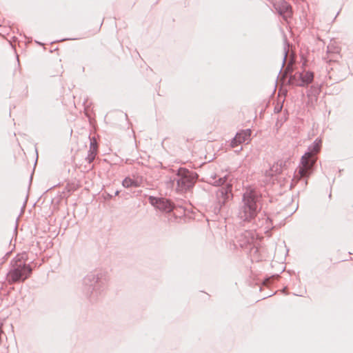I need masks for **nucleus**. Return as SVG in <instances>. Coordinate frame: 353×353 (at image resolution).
Returning a JSON list of instances; mask_svg holds the SVG:
<instances>
[{"label":"nucleus","mask_w":353,"mask_h":353,"mask_svg":"<svg viewBox=\"0 0 353 353\" xmlns=\"http://www.w3.org/2000/svg\"><path fill=\"white\" fill-rule=\"evenodd\" d=\"M321 140L316 139L314 143L308 147L307 152L302 157L301 165L296 177L299 179L308 177L312 171V167L316 159L315 155L320 151Z\"/></svg>","instance_id":"obj_1"},{"label":"nucleus","mask_w":353,"mask_h":353,"mask_svg":"<svg viewBox=\"0 0 353 353\" xmlns=\"http://www.w3.org/2000/svg\"><path fill=\"white\" fill-rule=\"evenodd\" d=\"M259 197L256 192L251 188H248L243 194V205L239 212V217L242 221H250L254 218L258 211L257 202Z\"/></svg>","instance_id":"obj_2"},{"label":"nucleus","mask_w":353,"mask_h":353,"mask_svg":"<svg viewBox=\"0 0 353 353\" xmlns=\"http://www.w3.org/2000/svg\"><path fill=\"white\" fill-rule=\"evenodd\" d=\"M32 272L31 267L26 263L23 255L17 256L11 262V268L8 276L10 281L16 283L24 281Z\"/></svg>","instance_id":"obj_3"},{"label":"nucleus","mask_w":353,"mask_h":353,"mask_svg":"<svg viewBox=\"0 0 353 353\" xmlns=\"http://www.w3.org/2000/svg\"><path fill=\"white\" fill-rule=\"evenodd\" d=\"M101 273H90L83 279V285L88 295L97 298L104 291Z\"/></svg>","instance_id":"obj_4"},{"label":"nucleus","mask_w":353,"mask_h":353,"mask_svg":"<svg viewBox=\"0 0 353 353\" xmlns=\"http://www.w3.org/2000/svg\"><path fill=\"white\" fill-rule=\"evenodd\" d=\"M174 181H176L178 192H183L192 188L195 182L194 174L185 168H180L178 170L176 178Z\"/></svg>","instance_id":"obj_5"},{"label":"nucleus","mask_w":353,"mask_h":353,"mask_svg":"<svg viewBox=\"0 0 353 353\" xmlns=\"http://www.w3.org/2000/svg\"><path fill=\"white\" fill-rule=\"evenodd\" d=\"M314 79V74L311 72H296L290 77V81L299 86H304L310 83Z\"/></svg>","instance_id":"obj_6"},{"label":"nucleus","mask_w":353,"mask_h":353,"mask_svg":"<svg viewBox=\"0 0 353 353\" xmlns=\"http://www.w3.org/2000/svg\"><path fill=\"white\" fill-rule=\"evenodd\" d=\"M149 201L152 205L164 212H170L173 209V205L171 202L164 198L150 196Z\"/></svg>","instance_id":"obj_7"},{"label":"nucleus","mask_w":353,"mask_h":353,"mask_svg":"<svg viewBox=\"0 0 353 353\" xmlns=\"http://www.w3.org/2000/svg\"><path fill=\"white\" fill-rule=\"evenodd\" d=\"M272 4L274 9L278 12V13L283 17L285 20H288V18H290L292 14V8L289 3H288L285 1H282L281 2L277 1L276 0L272 1Z\"/></svg>","instance_id":"obj_8"},{"label":"nucleus","mask_w":353,"mask_h":353,"mask_svg":"<svg viewBox=\"0 0 353 353\" xmlns=\"http://www.w3.org/2000/svg\"><path fill=\"white\" fill-rule=\"evenodd\" d=\"M231 186L227 185L225 187H221L216 191V199L219 205V210H220L222 205H223L230 198L231 194Z\"/></svg>","instance_id":"obj_9"},{"label":"nucleus","mask_w":353,"mask_h":353,"mask_svg":"<svg viewBox=\"0 0 353 353\" xmlns=\"http://www.w3.org/2000/svg\"><path fill=\"white\" fill-rule=\"evenodd\" d=\"M251 137V130L248 129L245 130H242L240 132H238L235 137L232 139L231 142V146L232 148H235L238 145L247 142L248 143L250 140Z\"/></svg>","instance_id":"obj_10"},{"label":"nucleus","mask_w":353,"mask_h":353,"mask_svg":"<svg viewBox=\"0 0 353 353\" xmlns=\"http://www.w3.org/2000/svg\"><path fill=\"white\" fill-rule=\"evenodd\" d=\"M242 237L245 238V240L241 243V246H243L246 244H251L254 242V234L252 232L246 231L243 235Z\"/></svg>","instance_id":"obj_11"},{"label":"nucleus","mask_w":353,"mask_h":353,"mask_svg":"<svg viewBox=\"0 0 353 353\" xmlns=\"http://www.w3.org/2000/svg\"><path fill=\"white\" fill-rule=\"evenodd\" d=\"M122 185L124 188H129L132 187H139V183L137 180H134L130 179V177H126L122 182Z\"/></svg>","instance_id":"obj_12"},{"label":"nucleus","mask_w":353,"mask_h":353,"mask_svg":"<svg viewBox=\"0 0 353 353\" xmlns=\"http://www.w3.org/2000/svg\"><path fill=\"white\" fill-rule=\"evenodd\" d=\"M96 150V147L94 145V144L91 142V145H90V153L88 155V161L90 163L91 161H92L94 160V159L95 158V153H94V150Z\"/></svg>","instance_id":"obj_13"},{"label":"nucleus","mask_w":353,"mask_h":353,"mask_svg":"<svg viewBox=\"0 0 353 353\" xmlns=\"http://www.w3.org/2000/svg\"><path fill=\"white\" fill-rule=\"evenodd\" d=\"M225 182V176L220 177L218 181H210L211 183L214 184V185H218V186L223 185Z\"/></svg>","instance_id":"obj_14"},{"label":"nucleus","mask_w":353,"mask_h":353,"mask_svg":"<svg viewBox=\"0 0 353 353\" xmlns=\"http://www.w3.org/2000/svg\"><path fill=\"white\" fill-rule=\"evenodd\" d=\"M288 51L286 50V48H285L284 49V57H283V64L285 63V61H286V58H287V56H288Z\"/></svg>","instance_id":"obj_15"},{"label":"nucleus","mask_w":353,"mask_h":353,"mask_svg":"<svg viewBox=\"0 0 353 353\" xmlns=\"http://www.w3.org/2000/svg\"><path fill=\"white\" fill-rule=\"evenodd\" d=\"M281 107H280L279 108H275V110H276L277 112H279V111L281 110Z\"/></svg>","instance_id":"obj_16"},{"label":"nucleus","mask_w":353,"mask_h":353,"mask_svg":"<svg viewBox=\"0 0 353 353\" xmlns=\"http://www.w3.org/2000/svg\"><path fill=\"white\" fill-rule=\"evenodd\" d=\"M327 50H328V52H330V46H327Z\"/></svg>","instance_id":"obj_17"},{"label":"nucleus","mask_w":353,"mask_h":353,"mask_svg":"<svg viewBox=\"0 0 353 353\" xmlns=\"http://www.w3.org/2000/svg\"><path fill=\"white\" fill-rule=\"evenodd\" d=\"M119 191H116V192H115V195H118V194H119Z\"/></svg>","instance_id":"obj_18"}]
</instances>
